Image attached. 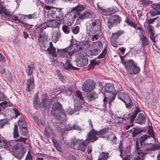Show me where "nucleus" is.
Segmentation results:
<instances>
[{"instance_id": "20e7f679", "label": "nucleus", "mask_w": 160, "mask_h": 160, "mask_svg": "<svg viewBox=\"0 0 160 160\" xmlns=\"http://www.w3.org/2000/svg\"><path fill=\"white\" fill-rule=\"evenodd\" d=\"M104 91L106 93V95L108 96L109 103L112 102L115 99L117 93L113 84L110 83H107L105 86Z\"/></svg>"}, {"instance_id": "a18cd8bd", "label": "nucleus", "mask_w": 160, "mask_h": 160, "mask_svg": "<svg viewBox=\"0 0 160 160\" xmlns=\"http://www.w3.org/2000/svg\"><path fill=\"white\" fill-rule=\"evenodd\" d=\"M62 28L63 32L66 34L69 33L70 32V28L67 26L63 25Z\"/></svg>"}, {"instance_id": "e433bc0d", "label": "nucleus", "mask_w": 160, "mask_h": 160, "mask_svg": "<svg viewBox=\"0 0 160 160\" xmlns=\"http://www.w3.org/2000/svg\"><path fill=\"white\" fill-rule=\"evenodd\" d=\"M18 123L19 126L20 127L24 126H26V122L23 119L22 117H19V119L18 121Z\"/></svg>"}, {"instance_id": "7ed1b4c3", "label": "nucleus", "mask_w": 160, "mask_h": 160, "mask_svg": "<svg viewBox=\"0 0 160 160\" xmlns=\"http://www.w3.org/2000/svg\"><path fill=\"white\" fill-rule=\"evenodd\" d=\"M120 59L122 63L124 64L127 71L131 74L138 73L140 72V69L138 67L132 60H129L126 62L123 59V57L120 56Z\"/></svg>"}, {"instance_id": "f03ea898", "label": "nucleus", "mask_w": 160, "mask_h": 160, "mask_svg": "<svg viewBox=\"0 0 160 160\" xmlns=\"http://www.w3.org/2000/svg\"><path fill=\"white\" fill-rule=\"evenodd\" d=\"M52 114L54 118L58 120H63L66 117V113L62 108V104L58 102L53 104L52 107Z\"/></svg>"}, {"instance_id": "e2e57ef3", "label": "nucleus", "mask_w": 160, "mask_h": 160, "mask_svg": "<svg viewBox=\"0 0 160 160\" xmlns=\"http://www.w3.org/2000/svg\"><path fill=\"white\" fill-rule=\"evenodd\" d=\"M148 133L150 137L154 138L155 135L152 130L151 129H149L148 131Z\"/></svg>"}, {"instance_id": "473e14b6", "label": "nucleus", "mask_w": 160, "mask_h": 160, "mask_svg": "<svg viewBox=\"0 0 160 160\" xmlns=\"http://www.w3.org/2000/svg\"><path fill=\"white\" fill-rule=\"evenodd\" d=\"M149 137V136L148 135L145 134L142 136L140 137L139 141L141 146L142 145L143 142Z\"/></svg>"}, {"instance_id": "2f4dec72", "label": "nucleus", "mask_w": 160, "mask_h": 160, "mask_svg": "<svg viewBox=\"0 0 160 160\" xmlns=\"http://www.w3.org/2000/svg\"><path fill=\"white\" fill-rule=\"evenodd\" d=\"M58 53L60 56H64L65 54H68V52L67 51V49H58L57 51Z\"/></svg>"}, {"instance_id": "6e6d98bb", "label": "nucleus", "mask_w": 160, "mask_h": 160, "mask_svg": "<svg viewBox=\"0 0 160 160\" xmlns=\"http://www.w3.org/2000/svg\"><path fill=\"white\" fill-rule=\"evenodd\" d=\"M109 10L108 11L110 12L109 14H112L118 11V8L116 7L112 8L109 9Z\"/></svg>"}, {"instance_id": "a19ab883", "label": "nucleus", "mask_w": 160, "mask_h": 160, "mask_svg": "<svg viewBox=\"0 0 160 160\" xmlns=\"http://www.w3.org/2000/svg\"><path fill=\"white\" fill-rule=\"evenodd\" d=\"M125 22L129 25L133 27L134 28H136L137 26V24L133 22L128 18H126Z\"/></svg>"}, {"instance_id": "de8ad7c7", "label": "nucleus", "mask_w": 160, "mask_h": 160, "mask_svg": "<svg viewBox=\"0 0 160 160\" xmlns=\"http://www.w3.org/2000/svg\"><path fill=\"white\" fill-rule=\"evenodd\" d=\"M39 99H38V100L33 99V105L35 108L36 109H38L40 107L39 103Z\"/></svg>"}, {"instance_id": "79ce46f5", "label": "nucleus", "mask_w": 160, "mask_h": 160, "mask_svg": "<svg viewBox=\"0 0 160 160\" xmlns=\"http://www.w3.org/2000/svg\"><path fill=\"white\" fill-rule=\"evenodd\" d=\"M108 140L112 141L114 140H115L117 139L116 137L112 132H111L110 133L108 137Z\"/></svg>"}, {"instance_id": "2eb2a0df", "label": "nucleus", "mask_w": 160, "mask_h": 160, "mask_svg": "<svg viewBox=\"0 0 160 160\" xmlns=\"http://www.w3.org/2000/svg\"><path fill=\"white\" fill-rule=\"evenodd\" d=\"M51 100L49 99L48 97H44L41 103V106L42 107L45 108H48L50 106V104Z\"/></svg>"}, {"instance_id": "7c9ffc66", "label": "nucleus", "mask_w": 160, "mask_h": 160, "mask_svg": "<svg viewBox=\"0 0 160 160\" xmlns=\"http://www.w3.org/2000/svg\"><path fill=\"white\" fill-rule=\"evenodd\" d=\"M123 31L122 30H119L117 32L113 33L112 35V39H117L121 35L123 34Z\"/></svg>"}, {"instance_id": "bf43d9fd", "label": "nucleus", "mask_w": 160, "mask_h": 160, "mask_svg": "<svg viewBox=\"0 0 160 160\" xmlns=\"http://www.w3.org/2000/svg\"><path fill=\"white\" fill-rule=\"evenodd\" d=\"M3 2H0V14L2 16V11L5 8L3 5Z\"/></svg>"}, {"instance_id": "a211bd4d", "label": "nucleus", "mask_w": 160, "mask_h": 160, "mask_svg": "<svg viewBox=\"0 0 160 160\" xmlns=\"http://www.w3.org/2000/svg\"><path fill=\"white\" fill-rule=\"evenodd\" d=\"M55 11L53 14V16L55 17L58 18L60 19L62 18L63 16V12L62 10L60 8H54Z\"/></svg>"}, {"instance_id": "c03bdc74", "label": "nucleus", "mask_w": 160, "mask_h": 160, "mask_svg": "<svg viewBox=\"0 0 160 160\" xmlns=\"http://www.w3.org/2000/svg\"><path fill=\"white\" fill-rule=\"evenodd\" d=\"M8 121L7 119H2L0 120V128H2L5 124L8 123Z\"/></svg>"}, {"instance_id": "864d4df0", "label": "nucleus", "mask_w": 160, "mask_h": 160, "mask_svg": "<svg viewBox=\"0 0 160 160\" xmlns=\"http://www.w3.org/2000/svg\"><path fill=\"white\" fill-rule=\"evenodd\" d=\"M96 47H96V48H95V52H98L102 48V44L101 43H98L97 46H96Z\"/></svg>"}, {"instance_id": "aec40b11", "label": "nucleus", "mask_w": 160, "mask_h": 160, "mask_svg": "<svg viewBox=\"0 0 160 160\" xmlns=\"http://www.w3.org/2000/svg\"><path fill=\"white\" fill-rule=\"evenodd\" d=\"M128 97L129 96L128 94L124 92H119L117 95L118 98L123 102L127 98H128Z\"/></svg>"}, {"instance_id": "72a5a7b5", "label": "nucleus", "mask_w": 160, "mask_h": 160, "mask_svg": "<svg viewBox=\"0 0 160 160\" xmlns=\"http://www.w3.org/2000/svg\"><path fill=\"white\" fill-rule=\"evenodd\" d=\"M72 129L77 130L80 131H81V129L76 124H74L71 126H69L67 128V130H70Z\"/></svg>"}, {"instance_id": "774afa93", "label": "nucleus", "mask_w": 160, "mask_h": 160, "mask_svg": "<svg viewBox=\"0 0 160 160\" xmlns=\"http://www.w3.org/2000/svg\"><path fill=\"white\" fill-rule=\"evenodd\" d=\"M0 61L1 62H5L6 59L4 56L0 52Z\"/></svg>"}, {"instance_id": "4c0bfd02", "label": "nucleus", "mask_w": 160, "mask_h": 160, "mask_svg": "<svg viewBox=\"0 0 160 160\" xmlns=\"http://www.w3.org/2000/svg\"><path fill=\"white\" fill-rule=\"evenodd\" d=\"M80 28L78 26H75L72 27V31L74 34H77L79 32Z\"/></svg>"}, {"instance_id": "412c9836", "label": "nucleus", "mask_w": 160, "mask_h": 160, "mask_svg": "<svg viewBox=\"0 0 160 160\" xmlns=\"http://www.w3.org/2000/svg\"><path fill=\"white\" fill-rule=\"evenodd\" d=\"M11 17V18L13 20V22L16 23H20L22 24L25 26H26V25H27L15 15H13L12 14Z\"/></svg>"}, {"instance_id": "f257e3e1", "label": "nucleus", "mask_w": 160, "mask_h": 160, "mask_svg": "<svg viewBox=\"0 0 160 160\" xmlns=\"http://www.w3.org/2000/svg\"><path fill=\"white\" fill-rule=\"evenodd\" d=\"M86 27L87 32L89 36L92 37L91 40L93 41L97 40L99 37L97 35V32L101 30L99 23L95 21L91 23H88Z\"/></svg>"}, {"instance_id": "c9c22d12", "label": "nucleus", "mask_w": 160, "mask_h": 160, "mask_svg": "<svg viewBox=\"0 0 160 160\" xmlns=\"http://www.w3.org/2000/svg\"><path fill=\"white\" fill-rule=\"evenodd\" d=\"M108 157L107 154L102 152L99 156L98 160H107Z\"/></svg>"}, {"instance_id": "1a4fd4ad", "label": "nucleus", "mask_w": 160, "mask_h": 160, "mask_svg": "<svg viewBox=\"0 0 160 160\" xmlns=\"http://www.w3.org/2000/svg\"><path fill=\"white\" fill-rule=\"evenodd\" d=\"M108 130V128H105L101 129L99 132H98V131L95 130L94 129H93L90 131L88 134L90 136L92 137V139H93V140H93V141L94 142L97 140L98 139V138L96 136V135H99L104 134Z\"/></svg>"}, {"instance_id": "39448f33", "label": "nucleus", "mask_w": 160, "mask_h": 160, "mask_svg": "<svg viewBox=\"0 0 160 160\" xmlns=\"http://www.w3.org/2000/svg\"><path fill=\"white\" fill-rule=\"evenodd\" d=\"M24 147L20 143H17L13 146V152L15 157L18 160L21 159L24 156Z\"/></svg>"}, {"instance_id": "0e129e2a", "label": "nucleus", "mask_w": 160, "mask_h": 160, "mask_svg": "<svg viewBox=\"0 0 160 160\" xmlns=\"http://www.w3.org/2000/svg\"><path fill=\"white\" fill-rule=\"evenodd\" d=\"M13 110L15 114V118H16L18 116L20 115V113L18 109H13Z\"/></svg>"}, {"instance_id": "09e8293b", "label": "nucleus", "mask_w": 160, "mask_h": 160, "mask_svg": "<svg viewBox=\"0 0 160 160\" xmlns=\"http://www.w3.org/2000/svg\"><path fill=\"white\" fill-rule=\"evenodd\" d=\"M106 48H105L102 52L101 53L99 56H98L97 58L98 59H100L103 58L106 55Z\"/></svg>"}, {"instance_id": "13d9d810", "label": "nucleus", "mask_w": 160, "mask_h": 160, "mask_svg": "<svg viewBox=\"0 0 160 160\" xmlns=\"http://www.w3.org/2000/svg\"><path fill=\"white\" fill-rule=\"evenodd\" d=\"M76 94L77 96L81 100H83V98L82 96L81 92L79 91H77L76 92Z\"/></svg>"}, {"instance_id": "603ef678", "label": "nucleus", "mask_w": 160, "mask_h": 160, "mask_svg": "<svg viewBox=\"0 0 160 160\" xmlns=\"http://www.w3.org/2000/svg\"><path fill=\"white\" fill-rule=\"evenodd\" d=\"M82 140L79 139H77L76 138H74L71 142V143L74 145H76L77 144H79V143H80L82 141Z\"/></svg>"}, {"instance_id": "69168bd1", "label": "nucleus", "mask_w": 160, "mask_h": 160, "mask_svg": "<svg viewBox=\"0 0 160 160\" xmlns=\"http://www.w3.org/2000/svg\"><path fill=\"white\" fill-rule=\"evenodd\" d=\"M157 18V17H156L153 18L148 19V25H150V24H152L155 21Z\"/></svg>"}, {"instance_id": "9d476101", "label": "nucleus", "mask_w": 160, "mask_h": 160, "mask_svg": "<svg viewBox=\"0 0 160 160\" xmlns=\"http://www.w3.org/2000/svg\"><path fill=\"white\" fill-rule=\"evenodd\" d=\"M121 21V18L118 15H113L111 17L108 22V25L109 28L119 24Z\"/></svg>"}, {"instance_id": "cd10ccee", "label": "nucleus", "mask_w": 160, "mask_h": 160, "mask_svg": "<svg viewBox=\"0 0 160 160\" xmlns=\"http://www.w3.org/2000/svg\"><path fill=\"white\" fill-rule=\"evenodd\" d=\"M142 131L140 128H134L132 132V136L135 137L137 135L142 132Z\"/></svg>"}, {"instance_id": "6e6552de", "label": "nucleus", "mask_w": 160, "mask_h": 160, "mask_svg": "<svg viewBox=\"0 0 160 160\" xmlns=\"http://www.w3.org/2000/svg\"><path fill=\"white\" fill-rule=\"evenodd\" d=\"M144 152L143 155H146L149 151H154L160 149V146L158 144H154L152 143H145L143 147Z\"/></svg>"}, {"instance_id": "423d86ee", "label": "nucleus", "mask_w": 160, "mask_h": 160, "mask_svg": "<svg viewBox=\"0 0 160 160\" xmlns=\"http://www.w3.org/2000/svg\"><path fill=\"white\" fill-rule=\"evenodd\" d=\"M95 83L92 80H88L84 82L82 85V89L84 92L92 91L95 88Z\"/></svg>"}, {"instance_id": "37998d69", "label": "nucleus", "mask_w": 160, "mask_h": 160, "mask_svg": "<svg viewBox=\"0 0 160 160\" xmlns=\"http://www.w3.org/2000/svg\"><path fill=\"white\" fill-rule=\"evenodd\" d=\"M2 13H3L5 15L9 17H11L13 14L12 12H10L8 10L6 9L5 8L2 11Z\"/></svg>"}, {"instance_id": "5701e85b", "label": "nucleus", "mask_w": 160, "mask_h": 160, "mask_svg": "<svg viewBox=\"0 0 160 160\" xmlns=\"http://www.w3.org/2000/svg\"><path fill=\"white\" fill-rule=\"evenodd\" d=\"M85 9L84 7L81 5H78L76 7L74 8L72 11L73 12L75 11L78 15H79L81 12Z\"/></svg>"}, {"instance_id": "393cba45", "label": "nucleus", "mask_w": 160, "mask_h": 160, "mask_svg": "<svg viewBox=\"0 0 160 160\" xmlns=\"http://www.w3.org/2000/svg\"><path fill=\"white\" fill-rule=\"evenodd\" d=\"M128 98L123 102L125 103L126 107L130 109L132 107V102L129 96Z\"/></svg>"}, {"instance_id": "9b49d317", "label": "nucleus", "mask_w": 160, "mask_h": 160, "mask_svg": "<svg viewBox=\"0 0 160 160\" xmlns=\"http://www.w3.org/2000/svg\"><path fill=\"white\" fill-rule=\"evenodd\" d=\"M61 37V33L58 28L53 30L52 35L51 39L54 43H56Z\"/></svg>"}, {"instance_id": "8fccbe9b", "label": "nucleus", "mask_w": 160, "mask_h": 160, "mask_svg": "<svg viewBox=\"0 0 160 160\" xmlns=\"http://www.w3.org/2000/svg\"><path fill=\"white\" fill-rule=\"evenodd\" d=\"M147 31L149 32L150 34H152L153 33V27L150 25H148L146 27Z\"/></svg>"}, {"instance_id": "49530a36", "label": "nucleus", "mask_w": 160, "mask_h": 160, "mask_svg": "<svg viewBox=\"0 0 160 160\" xmlns=\"http://www.w3.org/2000/svg\"><path fill=\"white\" fill-rule=\"evenodd\" d=\"M38 15L37 12H34L32 14H29L26 15L27 18H28L29 19H33L36 18L37 17Z\"/></svg>"}, {"instance_id": "b1692460", "label": "nucleus", "mask_w": 160, "mask_h": 160, "mask_svg": "<svg viewBox=\"0 0 160 160\" xmlns=\"http://www.w3.org/2000/svg\"><path fill=\"white\" fill-rule=\"evenodd\" d=\"M141 43L142 46H146L148 45L149 43L148 40L146 37L144 36L142 34L141 36Z\"/></svg>"}, {"instance_id": "ddd939ff", "label": "nucleus", "mask_w": 160, "mask_h": 160, "mask_svg": "<svg viewBox=\"0 0 160 160\" xmlns=\"http://www.w3.org/2000/svg\"><path fill=\"white\" fill-rule=\"evenodd\" d=\"M88 56L86 54L80 57L79 59L78 63L81 66L87 65L88 63Z\"/></svg>"}, {"instance_id": "4be33fe9", "label": "nucleus", "mask_w": 160, "mask_h": 160, "mask_svg": "<svg viewBox=\"0 0 160 160\" xmlns=\"http://www.w3.org/2000/svg\"><path fill=\"white\" fill-rule=\"evenodd\" d=\"M35 68L34 65L31 64L28 65V68L26 69V71L28 76H31L33 73V69Z\"/></svg>"}, {"instance_id": "a878e982", "label": "nucleus", "mask_w": 160, "mask_h": 160, "mask_svg": "<svg viewBox=\"0 0 160 160\" xmlns=\"http://www.w3.org/2000/svg\"><path fill=\"white\" fill-rule=\"evenodd\" d=\"M13 146L14 143L12 142L6 140L4 148L8 150H10L12 148Z\"/></svg>"}, {"instance_id": "f8f14e48", "label": "nucleus", "mask_w": 160, "mask_h": 160, "mask_svg": "<svg viewBox=\"0 0 160 160\" xmlns=\"http://www.w3.org/2000/svg\"><path fill=\"white\" fill-rule=\"evenodd\" d=\"M76 17V13L74 12H72L67 14L66 16V18L68 22L71 25L74 22Z\"/></svg>"}, {"instance_id": "ea45409f", "label": "nucleus", "mask_w": 160, "mask_h": 160, "mask_svg": "<svg viewBox=\"0 0 160 160\" xmlns=\"http://www.w3.org/2000/svg\"><path fill=\"white\" fill-rule=\"evenodd\" d=\"M152 8L154 10L158 11V14H160V3L154 4L152 5Z\"/></svg>"}, {"instance_id": "f704fd0d", "label": "nucleus", "mask_w": 160, "mask_h": 160, "mask_svg": "<svg viewBox=\"0 0 160 160\" xmlns=\"http://www.w3.org/2000/svg\"><path fill=\"white\" fill-rule=\"evenodd\" d=\"M13 137L15 139H17L19 137L18 130V127L17 125H14Z\"/></svg>"}, {"instance_id": "bb28decb", "label": "nucleus", "mask_w": 160, "mask_h": 160, "mask_svg": "<svg viewBox=\"0 0 160 160\" xmlns=\"http://www.w3.org/2000/svg\"><path fill=\"white\" fill-rule=\"evenodd\" d=\"M98 97V94L94 92L89 94L88 96V98L90 101H92L95 98H97Z\"/></svg>"}, {"instance_id": "5fc2aeb1", "label": "nucleus", "mask_w": 160, "mask_h": 160, "mask_svg": "<svg viewBox=\"0 0 160 160\" xmlns=\"http://www.w3.org/2000/svg\"><path fill=\"white\" fill-rule=\"evenodd\" d=\"M97 7L98 8V10L101 12L102 14L105 15H107V14L106 13V11L104 10L103 9L99 7V6L98 5V3H97Z\"/></svg>"}, {"instance_id": "58836bf2", "label": "nucleus", "mask_w": 160, "mask_h": 160, "mask_svg": "<svg viewBox=\"0 0 160 160\" xmlns=\"http://www.w3.org/2000/svg\"><path fill=\"white\" fill-rule=\"evenodd\" d=\"M22 135L25 136L28 132V131L25 126L19 127Z\"/></svg>"}, {"instance_id": "3c124183", "label": "nucleus", "mask_w": 160, "mask_h": 160, "mask_svg": "<svg viewBox=\"0 0 160 160\" xmlns=\"http://www.w3.org/2000/svg\"><path fill=\"white\" fill-rule=\"evenodd\" d=\"M27 140V138L20 137L19 138H17L16 139H15V141L19 142H23L25 143H26Z\"/></svg>"}, {"instance_id": "338daca9", "label": "nucleus", "mask_w": 160, "mask_h": 160, "mask_svg": "<svg viewBox=\"0 0 160 160\" xmlns=\"http://www.w3.org/2000/svg\"><path fill=\"white\" fill-rule=\"evenodd\" d=\"M115 39H112V38H111V44L114 47H116L118 45L117 43L115 42Z\"/></svg>"}, {"instance_id": "6ab92c4d", "label": "nucleus", "mask_w": 160, "mask_h": 160, "mask_svg": "<svg viewBox=\"0 0 160 160\" xmlns=\"http://www.w3.org/2000/svg\"><path fill=\"white\" fill-rule=\"evenodd\" d=\"M92 14L88 12H85L79 17V18L83 20L87 18H91L92 17Z\"/></svg>"}, {"instance_id": "f3484780", "label": "nucleus", "mask_w": 160, "mask_h": 160, "mask_svg": "<svg viewBox=\"0 0 160 160\" xmlns=\"http://www.w3.org/2000/svg\"><path fill=\"white\" fill-rule=\"evenodd\" d=\"M63 68L67 70H75L77 69L78 68L73 67L70 62L69 60H66L65 63L63 65Z\"/></svg>"}, {"instance_id": "0eeeda50", "label": "nucleus", "mask_w": 160, "mask_h": 160, "mask_svg": "<svg viewBox=\"0 0 160 160\" xmlns=\"http://www.w3.org/2000/svg\"><path fill=\"white\" fill-rule=\"evenodd\" d=\"M88 137L86 140L81 141L80 143H79L78 146V150L84 152L87 148V145L90 142H93V140L92 139V137L90 136L89 134H88Z\"/></svg>"}, {"instance_id": "052dcab7", "label": "nucleus", "mask_w": 160, "mask_h": 160, "mask_svg": "<svg viewBox=\"0 0 160 160\" xmlns=\"http://www.w3.org/2000/svg\"><path fill=\"white\" fill-rule=\"evenodd\" d=\"M6 98V96L2 92H0V102L5 100Z\"/></svg>"}, {"instance_id": "c756f323", "label": "nucleus", "mask_w": 160, "mask_h": 160, "mask_svg": "<svg viewBox=\"0 0 160 160\" xmlns=\"http://www.w3.org/2000/svg\"><path fill=\"white\" fill-rule=\"evenodd\" d=\"M47 51L49 52V53L52 54V56L56 57L57 54L56 53V48L53 47L48 48Z\"/></svg>"}, {"instance_id": "c85d7f7f", "label": "nucleus", "mask_w": 160, "mask_h": 160, "mask_svg": "<svg viewBox=\"0 0 160 160\" xmlns=\"http://www.w3.org/2000/svg\"><path fill=\"white\" fill-rule=\"evenodd\" d=\"M135 147L136 152L137 154L140 155L142 153V151L140 149V147L137 140L136 141Z\"/></svg>"}, {"instance_id": "dca6fc26", "label": "nucleus", "mask_w": 160, "mask_h": 160, "mask_svg": "<svg viewBox=\"0 0 160 160\" xmlns=\"http://www.w3.org/2000/svg\"><path fill=\"white\" fill-rule=\"evenodd\" d=\"M146 121L145 116L142 114L140 113L136 118V123L141 124H144Z\"/></svg>"}, {"instance_id": "4468645a", "label": "nucleus", "mask_w": 160, "mask_h": 160, "mask_svg": "<svg viewBox=\"0 0 160 160\" xmlns=\"http://www.w3.org/2000/svg\"><path fill=\"white\" fill-rule=\"evenodd\" d=\"M26 84V90L28 92H30L31 89H32L34 87V79L33 76L27 80Z\"/></svg>"}, {"instance_id": "680f3d73", "label": "nucleus", "mask_w": 160, "mask_h": 160, "mask_svg": "<svg viewBox=\"0 0 160 160\" xmlns=\"http://www.w3.org/2000/svg\"><path fill=\"white\" fill-rule=\"evenodd\" d=\"M143 4L145 6H147L148 4H150L152 2L149 0H144L142 1Z\"/></svg>"}, {"instance_id": "4d7b16f0", "label": "nucleus", "mask_w": 160, "mask_h": 160, "mask_svg": "<svg viewBox=\"0 0 160 160\" xmlns=\"http://www.w3.org/2000/svg\"><path fill=\"white\" fill-rule=\"evenodd\" d=\"M25 160H33L32 155L29 150Z\"/></svg>"}]
</instances>
